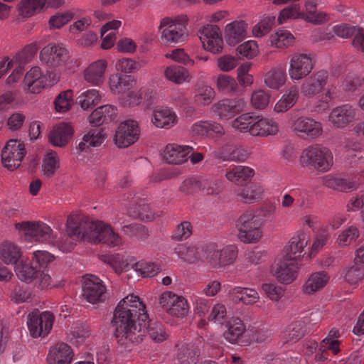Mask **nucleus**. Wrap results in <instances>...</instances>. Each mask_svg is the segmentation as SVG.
Wrapping results in <instances>:
<instances>
[{
    "mask_svg": "<svg viewBox=\"0 0 364 364\" xmlns=\"http://www.w3.org/2000/svg\"><path fill=\"white\" fill-rule=\"evenodd\" d=\"M148 318L146 306L139 296L129 294L122 299L115 308L111 321L118 345L129 348L140 343Z\"/></svg>",
    "mask_w": 364,
    "mask_h": 364,
    "instance_id": "nucleus-1",
    "label": "nucleus"
},
{
    "mask_svg": "<svg viewBox=\"0 0 364 364\" xmlns=\"http://www.w3.org/2000/svg\"><path fill=\"white\" fill-rule=\"evenodd\" d=\"M67 237L94 244L103 243L115 247L122 243L118 233L114 232L110 225L100 221H92L89 218L70 215L67 220Z\"/></svg>",
    "mask_w": 364,
    "mask_h": 364,
    "instance_id": "nucleus-2",
    "label": "nucleus"
},
{
    "mask_svg": "<svg viewBox=\"0 0 364 364\" xmlns=\"http://www.w3.org/2000/svg\"><path fill=\"white\" fill-rule=\"evenodd\" d=\"M237 238L245 244L258 242L262 237V223L253 210L242 213L236 220Z\"/></svg>",
    "mask_w": 364,
    "mask_h": 364,
    "instance_id": "nucleus-3",
    "label": "nucleus"
},
{
    "mask_svg": "<svg viewBox=\"0 0 364 364\" xmlns=\"http://www.w3.org/2000/svg\"><path fill=\"white\" fill-rule=\"evenodd\" d=\"M237 248L228 245L220 250L215 242H210L202 247L200 258L213 268H219L230 265L235 261Z\"/></svg>",
    "mask_w": 364,
    "mask_h": 364,
    "instance_id": "nucleus-4",
    "label": "nucleus"
},
{
    "mask_svg": "<svg viewBox=\"0 0 364 364\" xmlns=\"http://www.w3.org/2000/svg\"><path fill=\"white\" fill-rule=\"evenodd\" d=\"M299 161L303 166H312L321 172L328 171L333 163L331 151L318 144L304 149L299 157Z\"/></svg>",
    "mask_w": 364,
    "mask_h": 364,
    "instance_id": "nucleus-5",
    "label": "nucleus"
},
{
    "mask_svg": "<svg viewBox=\"0 0 364 364\" xmlns=\"http://www.w3.org/2000/svg\"><path fill=\"white\" fill-rule=\"evenodd\" d=\"M188 20L186 15L178 16L174 18L166 17L161 19L159 28H165L161 38L171 43L185 42L188 37L186 28Z\"/></svg>",
    "mask_w": 364,
    "mask_h": 364,
    "instance_id": "nucleus-6",
    "label": "nucleus"
},
{
    "mask_svg": "<svg viewBox=\"0 0 364 364\" xmlns=\"http://www.w3.org/2000/svg\"><path fill=\"white\" fill-rule=\"evenodd\" d=\"M289 123V127L294 133L307 139H316L323 132V127L319 122L296 113H291Z\"/></svg>",
    "mask_w": 364,
    "mask_h": 364,
    "instance_id": "nucleus-7",
    "label": "nucleus"
},
{
    "mask_svg": "<svg viewBox=\"0 0 364 364\" xmlns=\"http://www.w3.org/2000/svg\"><path fill=\"white\" fill-rule=\"evenodd\" d=\"M54 315L50 311H34L27 317V325L30 335L33 338L45 337L51 331Z\"/></svg>",
    "mask_w": 364,
    "mask_h": 364,
    "instance_id": "nucleus-8",
    "label": "nucleus"
},
{
    "mask_svg": "<svg viewBox=\"0 0 364 364\" xmlns=\"http://www.w3.org/2000/svg\"><path fill=\"white\" fill-rule=\"evenodd\" d=\"M314 66L310 54L294 53L290 56L289 75L292 80H302L311 73Z\"/></svg>",
    "mask_w": 364,
    "mask_h": 364,
    "instance_id": "nucleus-9",
    "label": "nucleus"
},
{
    "mask_svg": "<svg viewBox=\"0 0 364 364\" xmlns=\"http://www.w3.org/2000/svg\"><path fill=\"white\" fill-rule=\"evenodd\" d=\"M140 129L136 121L129 119L119 125L114 136V144L119 148H126L134 144L139 137Z\"/></svg>",
    "mask_w": 364,
    "mask_h": 364,
    "instance_id": "nucleus-10",
    "label": "nucleus"
},
{
    "mask_svg": "<svg viewBox=\"0 0 364 364\" xmlns=\"http://www.w3.org/2000/svg\"><path fill=\"white\" fill-rule=\"evenodd\" d=\"M26 153L25 145L23 142L16 139H11L2 150V163L9 169H16L20 166Z\"/></svg>",
    "mask_w": 364,
    "mask_h": 364,
    "instance_id": "nucleus-11",
    "label": "nucleus"
},
{
    "mask_svg": "<svg viewBox=\"0 0 364 364\" xmlns=\"http://www.w3.org/2000/svg\"><path fill=\"white\" fill-rule=\"evenodd\" d=\"M159 304L168 314L176 317H184L189 311L186 299L171 291L164 292L159 297Z\"/></svg>",
    "mask_w": 364,
    "mask_h": 364,
    "instance_id": "nucleus-12",
    "label": "nucleus"
},
{
    "mask_svg": "<svg viewBox=\"0 0 364 364\" xmlns=\"http://www.w3.org/2000/svg\"><path fill=\"white\" fill-rule=\"evenodd\" d=\"M245 105L242 98L223 99L214 103L210 109L220 119H229L242 112Z\"/></svg>",
    "mask_w": 364,
    "mask_h": 364,
    "instance_id": "nucleus-13",
    "label": "nucleus"
},
{
    "mask_svg": "<svg viewBox=\"0 0 364 364\" xmlns=\"http://www.w3.org/2000/svg\"><path fill=\"white\" fill-rule=\"evenodd\" d=\"M250 154L247 146L236 144H225L214 151V156L224 161L244 162Z\"/></svg>",
    "mask_w": 364,
    "mask_h": 364,
    "instance_id": "nucleus-14",
    "label": "nucleus"
},
{
    "mask_svg": "<svg viewBox=\"0 0 364 364\" xmlns=\"http://www.w3.org/2000/svg\"><path fill=\"white\" fill-rule=\"evenodd\" d=\"M328 79V73L324 70L313 73L306 78L301 84V94L307 97H314L324 90Z\"/></svg>",
    "mask_w": 364,
    "mask_h": 364,
    "instance_id": "nucleus-15",
    "label": "nucleus"
},
{
    "mask_svg": "<svg viewBox=\"0 0 364 364\" xmlns=\"http://www.w3.org/2000/svg\"><path fill=\"white\" fill-rule=\"evenodd\" d=\"M40 59L50 67H58L68 59V51L59 44H48L41 50Z\"/></svg>",
    "mask_w": 364,
    "mask_h": 364,
    "instance_id": "nucleus-16",
    "label": "nucleus"
},
{
    "mask_svg": "<svg viewBox=\"0 0 364 364\" xmlns=\"http://www.w3.org/2000/svg\"><path fill=\"white\" fill-rule=\"evenodd\" d=\"M105 287L98 277L90 274L84 278L82 295L88 302L102 301L105 299Z\"/></svg>",
    "mask_w": 364,
    "mask_h": 364,
    "instance_id": "nucleus-17",
    "label": "nucleus"
},
{
    "mask_svg": "<svg viewBox=\"0 0 364 364\" xmlns=\"http://www.w3.org/2000/svg\"><path fill=\"white\" fill-rule=\"evenodd\" d=\"M356 116L355 109L346 104L333 108L329 114L328 121L333 127L341 129L354 122Z\"/></svg>",
    "mask_w": 364,
    "mask_h": 364,
    "instance_id": "nucleus-18",
    "label": "nucleus"
},
{
    "mask_svg": "<svg viewBox=\"0 0 364 364\" xmlns=\"http://www.w3.org/2000/svg\"><path fill=\"white\" fill-rule=\"evenodd\" d=\"M298 269L297 263L291 260V257H284L277 264L274 275L280 282L290 284L295 280Z\"/></svg>",
    "mask_w": 364,
    "mask_h": 364,
    "instance_id": "nucleus-19",
    "label": "nucleus"
},
{
    "mask_svg": "<svg viewBox=\"0 0 364 364\" xmlns=\"http://www.w3.org/2000/svg\"><path fill=\"white\" fill-rule=\"evenodd\" d=\"M20 228L36 241L45 242L50 238L53 230L46 223L41 222H23L19 224Z\"/></svg>",
    "mask_w": 364,
    "mask_h": 364,
    "instance_id": "nucleus-20",
    "label": "nucleus"
},
{
    "mask_svg": "<svg viewBox=\"0 0 364 364\" xmlns=\"http://www.w3.org/2000/svg\"><path fill=\"white\" fill-rule=\"evenodd\" d=\"M192 151L193 148L189 146L168 144L164 151L163 159L170 164H181L187 161Z\"/></svg>",
    "mask_w": 364,
    "mask_h": 364,
    "instance_id": "nucleus-21",
    "label": "nucleus"
},
{
    "mask_svg": "<svg viewBox=\"0 0 364 364\" xmlns=\"http://www.w3.org/2000/svg\"><path fill=\"white\" fill-rule=\"evenodd\" d=\"M117 115L115 107L106 105L95 109L89 116L90 124L93 127H100L104 123H109L114 120Z\"/></svg>",
    "mask_w": 364,
    "mask_h": 364,
    "instance_id": "nucleus-22",
    "label": "nucleus"
},
{
    "mask_svg": "<svg viewBox=\"0 0 364 364\" xmlns=\"http://www.w3.org/2000/svg\"><path fill=\"white\" fill-rule=\"evenodd\" d=\"M73 358L71 348L65 343L52 347L48 355V364H70Z\"/></svg>",
    "mask_w": 364,
    "mask_h": 364,
    "instance_id": "nucleus-23",
    "label": "nucleus"
},
{
    "mask_svg": "<svg viewBox=\"0 0 364 364\" xmlns=\"http://www.w3.org/2000/svg\"><path fill=\"white\" fill-rule=\"evenodd\" d=\"M278 131V125L272 119L255 117L250 134L252 136H267L276 134Z\"/></svg>",
    "mask_w": 364,
    "mask_h": 364,
    "instance_id": "nucleus-24",
    "label": "nucleus"
},
{
    "mask_svg": "<svg viewBox=\"0 0 364 364\" xmlns=\"http://www.w3.org/2000/svg\"><path fill=\"white\" fill-rule=\"evenodd\" d=\"M25 87L32 93H39L46 85V77L39 67H33L25 75Z\"/></svg>",
    "mask_w": 364,
    "mask_h": 364,
    "instance_id": "nucleus-25",
    "label": "nucleus"
},
{
    "mask_svg": "<svg viewBox=\"0 0 364 364\" xmlns=\"http://www.w3.org/2000/svg\"><path fill=\"white\" fill-rule=\"evenodd\" d=\"M225 38L230 46H235L242 41L247 34V24L243 21H234L225 27Z\"/></svg>",
    "mask_w": 364,
    "mask_h": 364,
    "instance_id": "nucleus-26",
    "label": "nucleus"
},
{
    "mask_svg": "<svg viewBox=\"0 0 364 364\" xmlns=\"http://www.w3.org/2000/svg\"><path fill=\"white\" fill-rule=\"evenodd\" d=\"M330 277L324 271L312 273L303 285V291L306 294H313L321 290L328 284Z\"/></svg>",
    "mask_w": 364,
    "mask_h": 364,
    "instance_id": "nucleus-27",
    "label": "nucleus"
},
{
    "mask_svg": "<svg viewBox=\"0 0 364 364\" xmlns=\"http://www.w3.org/2000/svg\"><path fill=\"white\" fill-rule=\"evenodd\" d=\"M105 139L102 128L91 129L84 135L82 141L78 144L80 151L89 152L90 148L100 146Z\"/></svg>",
    "mask_w": 364,
    "mask_h": 364,
    "instance_id": "nucleus-28",
    "label": "nucleus"
},
{
    "mask_svg": "<svg viewBox=\"0 0 364 364\" xmlns=\"http://www.w3.org/2000/svg\"><path fill=\"white\" fill-rule=\"evenodd\" d=\"M73 130L71 126L61 123L55 126L49 134L50 142L56 146H65L71 139Z\"/></svg>",
    "mask_w": 364,
    "mask_h": 364,
    "instance_id": "nucleus-29",
    "label": "nucleus"
},
{
    "mask_svg": "<svg viewBox=\"0 0 364 364\" xmlns=\"http://www.w3.org/2000/svg\"><path fill=\"white\" fill-rule=\"evenodd\" d=\"M106 67L107 63L105 60L92 63L84 71L85 80L92 85H100L103 82Z\"/></svg>",
    "mask_w": 364,
    "mask_h": 364,
    "instance_id": "nucleus-30",
    "label": "nucleus"
},
{
    "mask_svg": "<svg viewBox=\"0 0 364 364\" xmlns=\"http://www.w3.org/2000/svg\"><path fill=\"white\" fill-rule=\"evenodd\" d=\"M200 355V350L193 343L183 344L178 350L176 359L180 364H196Z\"/></svg>",
    "mask_w": 364,
    "mask_h": 364,
    "instance_id": "nucleus-31",
    "label": "nucleus"
},
{
    "mask_svg": "<svg viewBox=\"0 0 364 364\" xmlns=\"http://www.w3.org/2000/svg\"><path fill=\"white\" fill-rule=\"evenodd\" d=\"M286 80V72L282 66L272 68L264 76L265 85L273 90H278L283 86Z\"/></svg>",
    "mask_w": 364,
    "mask_h": 364,
    "instance_id": "nucleus-32",
    "label": "nucleus"
},
{
    "mask_svg": "<svg viewBox=\"0 0 364 364\" xmlns=\"http://www.w3.org/2000/svg\"><path fill=\"white\" fill-rule=\"evenodd\" d=\"M227 331L224 332V338L231 343H236L245 332V326L241 319L231 318L226 324Z\"/></svg>",
    "mask_w": 364,
    "mask_h": 364,
    "instance_id": "nucleus-33",
    "label": "nucleus"
},
{
    "mask_svg": "<svg viewBox=\"0 0 364 364\" xmlns=\"http://www.w3.org/2000/svg\"><path fill=\"white\" fill-rule=\"evenodd\" d=\"M134 85L131 75L115 73L110 76L109 86L114 93H124L132 89Z\"/></svg>",
    "mask_w": 364,
    "mask_h": 364,
    "instance_id": "nucleus-34",
    "label": "nucleus"
},
{
    "mask_svg": "<svg viewBox=\"0 0 364 364\" xmlns=\"http://www.w3.org/2000/svg\"><path fill=\"white\" fill-rule=\"evenodd\" d=\"M309 241V235L304 232L299 233L293 237L289 242L288 253L285 257H291V260L295 261L297 257L301 256Z\"/></svg>",
    "mask_w": 364,
    "mask_h": 364,
    "instance_id": "nucleus-35",
    "label": "nucleus"
},
{
    "mask_svg": "<svg viewBox=\"0 0 364 364\" xmlns=\"http://www.w3.org/2000/svg\"><path fill=\"white\" fill-rule=\"evenodd\" d=\"M230 294L235 301H242L249 305L253 304L259 300V294L253 289L235 287L230 290Z\"/></svg>",
    "mask_w": 364,
    "mask_h": 364,
    "instance_id": "nucleus-36",
    "label": "nucleus"
},
{
    "mask_svg": "<svg viewBox=\"0 0 364 364\" xmlns=\"http://www.w3.org/2000/svg\"><path fill=\"white\" fill-rule=\"evenodd\" d=\"M164 76L168 81L179 85L190 81V74L188 70L179 65L168 66L164 70Z\"/></svg>",
    "mask_w": 364,
    "mask_h": 364,
    "instance_id": "nucleus-37",
    "label": "nucleus"
},
{
    "mask_svg": "<svg viewBox=\"0 0 364 364\" xmlns=\"http://www.w3.org/2000/svg\"><path fill=\"white\" fill-rule=\"evenodd\" d=\"M176 117L168 108H159L154 111L152 122L159 128H168L172 126L176 122Z\"/></svg>",
    "mask_w": 364,
    "mask_h": 364,
    "instance_id": "nucleus-38",
    "label": "nucleus"
},
{
    "mask_svg": "<svg viewBox=\"0 0 364 364\" xmlns=\"http://www.w3.org/2000/svg\"><path fill=\"white\" fill-rule=\"evenodd\" d=\"M299 95L298 87H291L275 105L274 111L277 112H287L295 105L299 99Z\"/></svg>",
    "mask_w": 364,
    "mask_h": 364,
    "instance_id": "nucleus-39",
    "label": "nucleus"
},
{
    "mask_svg": "<svg viewBox=\"0 0 364 364\" xmlns=\"http://www.w3.org/2000/svg\"><path fill=\"white\" fill-rule=\"evenodd\" d=\"M254 176L253 169L248 166H235L228 171L225 176L228 180L237 185H241Z\"/></svg>",
    "mask_w": 364,
    "mask_h": 364,
    "instance_id": "nucleus-40",
    "label": "nucleus"
},
{
    "mask_svg": "<svg viewBox=\"0 0 364 364\" xmlns=\"http://www.w3.org/2000/svg\"><path fill=\"white\" fill-rule=\"evenodd\" d=\"M263 192L260 184L252 183L243 188L237 195L244 203H252L261 198Z\"/></svg>",
    "mask_w": 364,
    "mask_h": 364,
    "instance_id": "nucleus-41",
    "label": "nucleus"
},
{
    "mask_svg": "<svg viewBox=\"0 0 364 364\" xmlns=\"http://www.w3.org/2000/svg\"><path fill=\"white\" fill-rule=\"evenodd\" d=\"M21 255V250L12 242H5L0 247V256L6 264H16Z\"/></svg>",
    "mask_w": 364,
    "mask_h": 364,
    "instance_id": "nucleus-42",
    "label": "nucleus"
},
{
    "mask_svg": "<svg viewBox=\"0 0 364 364\" xmlns=\"http://www.w3.org/2000/svg\"><path fill=\"white\" fill-rule=\"evenodd\" d=\"M175 253L183 260L188 263H195L201 260V251L198 252L196 247L186 244L178 245L174 250Z\"/></svg>",
    "mask_w": 364,
    "mask_h": 364,
    "instance_id": "nucleus-43",
    "label": "nucleus"
},
{
    "mask_svg": "<svg viewBox=\"0 0 364 364\" xmlns=\"http://www.w3.org/2000/svg\"><path fill=\"white\" fill-rule=\"evenodd\" d=\"M101 100L99 91L95 89L88 90L82 92L77 98V103L82 109L87 110L96 106Z\"/></svg>",
    "mask_w": 364,
    "mask_h": 364,
    "instance_id": "nucleus-44",
    "label": "nucleus"
},
{
    "mask_svg": "<svg viewBox=\"0 0 364 364\" xmlns=\"http://www.w3.org/2000/svg\"><path fill=\"white\" fill-rule=\"evenodd\" d=\"M146 330L148 331L149 337L156 343L163 342L168 338L164 326L159 321L147 319Z\"/></svg>",
    "mask_w": 364,
    "mask_h": 364,
    "instance_id": "nucleus-45",
    "label": "nucleus"
},
{
    "mask_svg": "<svg viewBox=\"0 0 364 364\" xmlns=\"http://www.w3.org/2000/svg\"><path fill=\"white\" fill-rule=\"evenodd\" d=\"M195 102L202 105H208L211 103L215 97V91L209 85L198 83L196 86Z\"/></svg>",
    "mask_w": 364,
    "mask_h": 364,
    "instance_id": "nucleus-46",
    "label": "nucleus"
},
{
    "mask_svg": "<svg viewBox=\"0 0 364 364\" xmlns=\"http://www.w3.org/2000/svg\"><path fill=\"white\" fill-rule=\"evenodd\" d=\"M46 4V0H21L18 5L19 15L30 17L40 11Z\"/></svg>",
    "mask_w": 364,
    "mask_h": 364,
    "instance_id": "nucleus-47",
    "label": "nucleus"
},
{
    "mask_svg": "<svg viewBox=\"0 0 364 364\" xmlns=\"http://www.w3.org/2000/svg\"><path fill=\"white\" fill-rule=\"evenodd\" d=\"M304 324L297 321L289 324L284 332V338L286 342L295 343L304 336Z\"/></svg>",
    "mask_w": 364,
    "mask_h": 364,
    "instance_id": "nucleus-48",
    "label": "nucleus"
},
{
    "mask_svg": "<svg viewBox=\"0 0 364 364\" xmlns=\"http://www.w3.org/2000/svg\"><path fill=\"white\" fill-rule=\"evenodd\" d=\"M124 234L130 237H136L139 240H145L149 236V231L144 225L139 223H132L122 227Z\"/></svg>",
    "mask_w": 364,
    "mask_h": 364,
    "instance_id": "nucleus-49",
    "label": "nucleus"
},
{
    "mask_svg": "<svg viewBox=\"0 0 364 364\" xmlns=\"http://www.w3.org/2000/svg\"><path fill=\"white\" fill-rule=\"evenodd\" d=\"M216 84L218 90L224 94H233L237 92L238 90V85L236 80L230 75H219Z\"/></svg>",
    "mask_w": 364,
    "mask_h": 364,
    "instance_id": "nucleus-50",
    "label": "nucleus"
},
{
    "mask_svg": "<svg viewBox=\"0 0 364 364\" xmlns=\"http://www.w3.org/2000/svg\"><path fill=\"white\" fill-rule=\"evenodd\" d=\"M294 41V36L287 31H279L270 37L271 45L278 48H284L291 46Z\"/></svg>",
    "mask_w": 364,
    "mask_h": 364,
    "instance_id": "nucleus-51",
    "label": "nucleus"
},
{
    "mask_svg": "<svg viewBox=\"0 0 364 364\" xmlns=\"http://www.w3.org/2000/svg\"><path fill=\"white\" fill-rule=\"evenodd\" d=\"M38 269L28 264H20L16 267V273L18 278L26 283H31Z\"/></svg>",
    "mask_w": 364,
    "mask_h": 364,
    "instance_id": "nucleus-52",
    "label": "nucleus"
},
{
    "mask_svg": "<svg viewBox=\"0 0 364 364\" xmlns=\"http://www.w3.org/2000/svg\"><path fill=\"white\" fill-rule=\"evenodd\" d=\"M73 91L68 90L60 92L55 100V107L57 112H65L71 107Z\"/></svg>",
    "mask_w": 364,
    "mask_h": 364,
    "instance_id": "nucleus-53",
    "label": "nucleus"
},
{
    "mask_svg": "<svg viewBox=\"0 0 364 364\" xmlns=\"http://www.w3.org/2000/svg\"><path fill=\"white\" fill-rule=\"evenodd\" d=\"M255 117L250 113H244L232 122V127L241 132H249L254 122Z\"/></svg>",
    "mask_w": 364,
    "mask_h": 364,
    "instance_id": "nucleus-54",
    "label": "nucleus"
},
{
    "mask_svg": "<svg viewBox=\"0 0 364 364\" xmlns=\"http://www.w3.org/2000/svg\"><path fill=\"white\" fill-rule=\"evenodd\" d=\"M364 277V268L362 264L355 263L348 267L345 273V279L350 284H356Z\"/></svg>",
    "mask_w": 364,
    "mask_h": 364,
    "instance_id": "nucleus-55",
    "label": "nucleus"
},
{
    "mask_svg": "<svg viewBox=\"0 0 364 364\" xmlns=\"http://www.w3.org/2000/svg\"><path fill=\"white\" fill-rule=\"evenodd\" d=\"M304 13L300 12V6L294 4L282 9L278 17L279 23H283L284 21L289 18H303Z\"/></svg>",
    "mask_w": 364,
    "mask_h": 364,
    "instance_id": "nucleus-56",
    "label": "nucleus"
},
{
    "mask_svg": "<svg viewBox=\"0 0 364 364\" xmlns=\"http://www.w3.org/2000/svg\"><path fill=\"white\" fill-rule=\"evenodd\" d=\"M58 168L59 164L56 156L53 154H48L46 158L43 161V176L48 178L53 177Z\"/></svg>",
    "mask_w": 364,
    "mask_h": 364,
    "instance_id": "nucleus-57",
    "label": "nucleus"
},
{
    "mask_svg": "<svg viewBox=\"0 0 364 364\" xmlns=\"http://www.w3.org/2000/svg\"><path fill=\"white\" fill-rule=\"evenodd\" d=\"M179 190L185 195H193L201 191V180L196 178H187L183 181Z\"/></svg>",
    "mask_w": 364,
    "mask_h": 364,
    "instance_id": "nucleus-58",
    "label": "nucleus"
},
{
    "mask_svg": "<svg viewBox=\"0 0 364 364\" xmlns=\"http://www.w3.org/2000/svg\"><path fill=\"white\" fill-rule=\"evenodd\" d=\"M269 98L268 92L259 90L252 94L251 103L255 108L263 109L269 105Z\"/></svg>",
    "mask_w": 364,
    "mask_h": 364,
    "instance_id": "nucleus-59",
    "label": "nucleus"
},
{
    "mask_svg": "<svg viewBox=\"0 0 364 364\" xmlns=\"http://www.w3.org/2000/svg\"><path fill=\"white\" fill-rule=\"evenodd\" d=\"M192 234V225L188 221H183L177 225L171 237L176 241L186 240Z\"/></svg>",
    "mask_w": 364,
    "mask_h": 364,
    "instance_id": "nucleus-60",
    "label": "nucleus"
},
{
    "mask_svg": "<svg viewBox=\"0 0 364 364\" xmlns=\"http://www.w3.org/2000/svg\"><path fill=\"white\" fill-rule=\"evenodd\" d=\"M31 291L21 286H16L11 294V299L15 303L29 302L32 301Z\"/></svg>",
    "mask_w": 364,
    "mask_h": 364,
    "instance_id": "nucleus-61",
    "label": "nucleus"
},
{
    "mask_svg": "<svg viewBox=\"0 0 364 364\" xmlns=\"http://www.w3.org/2000/svg\"><path fill=\"white\" fill-rule=\"evenodd\" d=\"M134 217L141 220H152L159 217V215H156L151 210L149 204L143 203H139L135 207Z\"/></svg>",
    "mask_w": 364,
    "mask_h": 364,
    "instance_id": "nucleus-62",
    "label": "nucleus"
},
{
    "mask_svg": "<svg viewBox=\"0 0 364 364\" xmlns=\"http://www.w3.org/2000/svg\"><path fill=\"white\" fill-rule=\"evenodd\" d=\"M359 236V231L355 226H350L343 231L338 236V243L342 246H347L355 241Z\"/></svg>",
    "mask_w": 364,
    "mask_h": 364,
    "instance_id": "nucleus-63",
    "label": "nucleus"
},
{
    "mask_svg": "<svg viewBox=\"0 0 364 364\" xmlns=\"http://www.w3.org/2000/svg\"><path fill=\"white\" fill-rule=\"evenodd\" d=\"M262 290L269 299L277 301L284 295V289L274 284H262Z\"/></svg>",
    "mask_w": 364,
    "mask_h": 364,
    "instance_id": "nucleus-64",
    "label": "nucleus"
}]
</instances>
